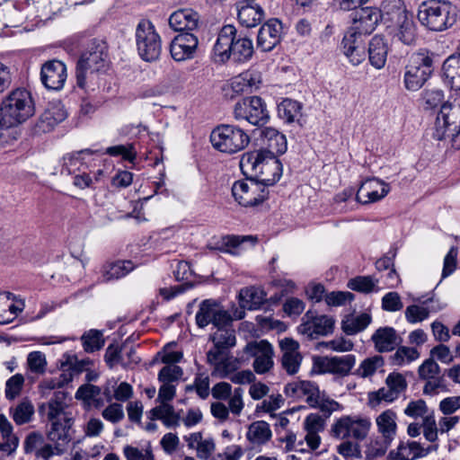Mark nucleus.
Instances as JSON below:
<instances>
[{
	"instance_id": "37",
	"label": "nucleus",
	"mask_w": 460,
	"mask_h": 460,
	"mask_svg": "<svg viewBox=\"0 0 460 460\" xmlns=\"http://www.w3.org/2000/svg\"><path fill=\"white\" fill-rule=\"evenodd\" d=\"M272 436L269 423L264 420H257L251 423L246 432V438L254 447L266 444Z\"/></svg>"
},
{
	"instance_id": "63",
	"label": "nucleus",
	"mask_w": 460,
	"mask_h": 460,
	"mask_svg": "<svg viewBox=\"0 0 460 460\" xmlns=\"http://www.w3.org/2000/svg\"><path fill=\"white\" fill-rule=\"evenodd\" d=\"M385 385L398 396L405 392L408 386L405 377L397 372L390 373L386 376Z\"/></svg>"
},
{
	"instance_id": "16",
	"label": "nucleus",
	"mask_w": 460,
	"mask_h": 460,
	"mask_svg": "<svg viewBox=\"0 0 460 460\" xmlns=\"http://www.w3.org/2000/svg\"><path fill=\"white\" fill-rule=\"evenodd\" d=\"M196 323L199 328H204L209 323L215 327L232 323L230 314L214 300L206 299L201 302L196 314Z\"/></svg>"
},
{
	"instance_id": "55",
	"label": "nucleus",
	"mask_w": 460,
	"mask_h": 460,
	"mask_svg": "<svg viewBox=\"0 0 460 460\" xmlns=\"http://www.w3.org/2000/svg\"><path fill=\"white\" fill-rule=\"evenodd\" d=\"M399 396L394 394L386 385L376 392L369 393L368 401L371 407L379 405L382 402L391 403L397 400Z\"/></svg>"
},
{
	"instance_id": "58",
	"label": "nucleus",
	"mask_w": 460,
	"mask_h": 460,
	"mask_svg": "<svg viewBox=\"0 0 460 460\" xmlns=\"http://www.w3.org/2000/svg\"><path fill=\"white\" fill-rule=\"evenodd\" d=\"M256 240V237L252 235H228L223 238V243L226 246L224 251L235 255L238 253L235 250L241 247L245 242L250 241L252 244H254Z\"/></svg>"
},
{
	"instance_id": "56",
	"label": "nucleus",
	"mask_w": 460,
	"mask_h": 460,
	"mask_svg": "<svg viewBox=\"0 0 460 460\" xmlns=\"http://www.w3.org/2000/svg\"><path fill=\"white\" fill-rule=\"evenodd\" d=\"M125 348H119L118 345L110 344L105 351L104 359L109 367L112 368L116 365L127 364L124 356Z\"/></svg>"
},
{
	"instance_id": "17",
	"label": "nucleus",
	"mask_w": 460,
	"mask_h": 460,
	"mask_svg": "<svg viewBox=\"0 0 460 460\" xmlns=\"http://www.w3.org/2000/svg\"><path fill=\"white\" fill-rule=\"evenodd\" d=\"M356 364V357L352 354L334 357H322L314 361V365L321 374H332L339 376H347L350 374Z\"/></svg>"
},
{
	"instance_id": "33",
	"label": "nucleus",
	"mask_w": 460,
	"mask_h": 460,
	"mask_svg": "<svg viewBox=\"0 0 460 460\" xmlns=\"http://www.w3.org/2000/svg\"><path fill=\"white\" fill-rule=\"evenodd\" d=\"M94 154L90 149H84L78 152L66 154L63 157V164L61 173L74 174L87 167V156H92Z\"/></svg>"
},
{
	"instance_id": "52",
	"label": "nucleus",
	"mask_w": 460,
	"mask_h": 460,
	"mask_svg": "<svg viewBox=\"0 0 460 460\" xmlns=\"http://www.w3.org/2000/svg\"><path fill=\"white\" fill-rule=\"evenodd\" d=\"M419 357L420 353L415 348L402 346L391 356V362L401 367L416 360Z\"/></svg>"
},
{
	"instance_id": "48",
	"label": "nucleus",
	"mask_w": 460,
	"mask_h": 460,
	"mask_svg": "<svg viewBox=\"0 0 460 460\" xmlns=\"http://www.w3.org/2000/svg\"><path fill=\"white\" fill-rule=\"evenodd\" d=\"M65 395L63 392L55 393V398L49 401L48 419L50 421L70 419L64 411V402L62 400L65 398Z\"/></svg>"
},
{
	"instance_id": "19",
	"label": "nucleus",
	"mask_w": 460,
	"mask_h": 460,
	"mask_svg": "<svg viewBox=\"0 0 460 460\" xmlns=\"http://www.w3.org/2000/svg\"><path fill=\"white\" fill-rule=\"evenodd\" d=\"M67 73L66 65L58 59L45 62L40 70L42 84L49 90H61L66 81Z\"/></svg>"
},
{
	"instance_id": "45",
	"label": "nucleus",
	"mask_w": 460,
	"mask_h": 460,
	"mask_svg": "<svg viewBox=\"0 0 460 460\" xmlns=\"http://www.w3.org/2000/svg\"><path fill=\"white\" fill-rule=\"evenodd\" d=\"M10 414L17 425L28 423L34 414V406L28 400H23L15 407L10 408Z\"/></svg>"
},
{
	"instance_id": "54",
	"label": "nucleus",
	"mask_w": 460,
	"mask_h": 460,
	"mask_svg": "<svg viewBox=\"0 0 460 460\" xmlns=\"http://www.w3.org/2000/svg\"><path fill=\"white\" fill-rule=\"evenodd\" d=\"M431 411L423 399L411 400L408 402L406 407L403 409V413L411 419L422 420L429 416Z\"/></svg>"
},
{
	"instance_id": "25",
	"label": "nucleus",
	"mask_w": 460,
	"mask_h": 460,
	"mask_svg": "<svg viewBox=\"0 0 460 460\" xmlns=\"http://www.w3.org/2000/svg\"><path fill=\"white\" fill-rule=\"evenodd\" d=\"M341 49L349 62L357 66L366 59V47L362 36L347 31L341 41Z\"/></svg>"
},
{
	"instance_id": "41",
	"label": "nucleus",
	"mask_w": 460,
	"mask_h": 460,
	"mask_svg": "<svg viewBox=\"0 0 460 460\" xmlns=\"http://www.w3.org/2000/svg\"><path fill=\"white\" fill-rule=\"evenodd\" d=\"M0 439L2 440L0 450L11 454L16 449L19 440L13 432L11 422L3 413H0Z\"/></svg>"
},
{
	"instance_id": "60",
	"label": "nucleus",
	"mask_w": 460,
	"mask_h": 460,
	"mask_svg": "<svg viewBox=\"0 0 460 460\" xmlns=\"http://www.w3.org/2000/svg\"><path fill=\"white\" fill-rule=\"evenodd\" d=\"M317 403L311 405L313 408H318L326 417H329L332 412L340 411L342 410V405L337 401L331 399L324 394H318Z\"/></svg>"
},
{
	"instance_id": "64",
	"label": "nucleus",
	"mask_w": 460,
	"mask_h": 460,
	"mask_svg": "<svg viewBox=\"0 0 460 460\" xmlns=\"http://www.w3.org/2000/svg\"><path fill=\"white\" fill-rule=\"evenodd\" d=\"M123 453L127 460H154V455L150 448L138 449L131 446H126Z\"/></svg>"
},
{
	"instance_id": "47",
	"label": "nucleus",
	"mask_w": 460,
	"mask_h": 460,
	"mask_svg": "<svg viewBox=\"0 0 460 460\" xmlns=\"http://www.w3.org/2000/svg\"><path fill=\"white\" fill-rule=\"evenodd\" d=\"M377 284L378 280L371 276H358L351 279L348 282V287L354 291L370 293L379 290Z\"/></svg>"
},
{
	"instance_id": "51",
	"label": "nucleus",
	"mask_w": 460,
	"mask_h": 460,
	"mask_svg": "<svg viewBox=\"0 0 460 460\" xmlns=\"http://www.w3.org/2000/svg\"><path fill=\"white\" fill-rule=\"evenodd\" d=\"M383 365L384 359L381 356L370 357L359 364L354 374L363 378L372 376Z\"/></svg>"
},
{
	"instance_id": "8",
	"label": "nucleus",
	"mask_w": 460,
	"mask_h": 460,
	"mask_svg": "<svg viewBox=\"0 0 460 460\" xmlns=\"http://www.w3.org/2000/svg\"><path fill=\"white\" fill-rule=\"evenodd\" d=\"M135 38L137 53L143 60L153 62L159 58L162 52V39L149 20H141L138 22Z\"/></svg>"
},
{
	"instance_id": "35",
	"label": "nucleus",
	"mask_w": 460,
	"mask_h": 460,
	"mask_svg": "<svg viewBox=\"0 0 460 460\" xmlns=\"http://www.w3.org/2000/svg\"><path fill=\"white\" fill-rule=\"evenodd\" d=\"M237 17L239 22L247 28L260 24L264 18V11L259 5L237 4Z\"/></svg>"
},
{
	"instance_id": "13",
	"label": "nucleus",
	"mask_w": 460,
	"mask_h": 460,
	"mask_svg": "<svg viewBox=\"0 0 460 460\" xmlns=\"http://www.w3.org/2000/svg\"><path fill=\"white\" fill-rule=\"evenodd\" d=\"M207 362L212 367L213 376L226 378L242 367L243 359L233 356L228 349H210L207 352Z\"/></svg>"
},
{
	"instance_id": "11",
	"label": "nucleus",
	"mask_w": 460,
	"mask_h": 460,
	"mask_svg": "<svg viewBox=\"0 0 460 460\" xmlns=\"http://www.w3.org/2000/svg\"><path fill=\"white\" fill-rule=\"evenodd\" d=\"M432 61L423 55L411 57L405 66L403 83L408 91H418L426 83L431 74Z\"/></svg>"
},
{
	"instance_id": "2",
	"label": "nucleus",
	"mask_w": 460,
	"mask_h": 460,
	"mask_svg": "<svg viewBox=\"0 0 460 460\" xmlns=\"http://www.w3.org/2000/svg\"><path fill=\"white\" fill-rule=\"evenodd\" d=\"M386 32L394 41L411 46L417 40V26L400 0H387L385 5Z\"/></svg>"
},
{
	"instance_id": "57",
	"label": "nucleus",
	"mask_w": 460,
	"mask_h": 460,
	"mask_svg": "<svg viewBox=\"0 0 460 460\" xmlns=\"http://www.w3.org/2000/svg\"><path fill=\"white\" fill-rule=\"evenodd\" d=\"M344 441L339 444L336 450L339 455L346 459H359L361 458V449L358 443L349 439H343Z\"/></svg>"
},
{
	"instance_id": "34",
	"label": "nucleus",
	"mask_w": 460,
	"mask_h": 460,
	"mask_svg": "<svg viewBox=\"0 0 460 460\" xmlns=\"http://www.w3.org/2000/svg\"><path fill=\"white\" fill-rule=\"evenodd\" d=\"M217 330L211 334L213 347L211 349H228L234 347L236 338L234 330L232 328V323L224 325H217Z\"/></svg>"
},
{
	"instance_id": "44",
	"label": "nucleus",
	"mask_w": 460,
	"mask_h": 460,
	"mask_svg": "<svg viewBox=\"0 0 460 460\" xmlns=\"http://www.w3.org/2000/svg\"><path fill=\"white\" fill-rule=\"evenodd\" d=\"M278 114L287 123L298 121L302 116V104L297 101L286 98L278 105Z\"/></svg>"
},
{
	"instance_id": "46",
	"label": "nucleus",
	"mask_w": 460,
	"mask_h": 460,
	"mask_svg": "<svg viewBox=\"0 0 460 460\" xmlns=\"http://www.w3.org/2000/svg\"><path fill=\"white\" fill-rule=\"evenodd\" d=\"M414 300L419 304L411 305L407 306L404 311L405 319L411 324L421 323L427 320L430 315L427 305H425L422 302V298L418 297Z\"/></svg>"
},
{
	"instance_id": "15",
	"label": "nucleus",
	"mask_w": 460,
	"mask_h": 460,
	"mask_svg": "<svg viewBox=\"0 0 460 460\" xmlns=\"http://www.w3.org/2000/svg\"><path fill=\"white\" fill-rule=\"evenodd\" d=\"M387 4V0L384 5ZM383 12L376 7H365L356 10L353 13L352 25L348 30L359 36L372 33L378 22L383 19L385 21V6Z\"/></svg>"
},
{
	"instance_id": "20",
	"label": "nucleus",
	"mask_w": 460,
	"mask_h": 460,
	"mask_svg": "<svg viewBox=\"0 0 460 460\" xmlns=\"http://www.w3.org/2000/svg\"><path fill=\"white\" fill-rule=\"evenodd\" d=\"M390 190L389 183L377 178H369L360 184L356 200L363 205L371 204L384 199Z\"/></svg>"
},
{
	"instance_id": "5",
	"label": "nucleus",
	"mask_w": 460,
	"mask_h": 460,
	"mask_svg": "<svg viewBox=\"0 0 460 460\" xmlns=\"http://www.w3.org/2000/svg\"><path fill=\"white\" fill-rule=\"evenodd\" d=\"M251 139L248 133L234 124H221L210 134L212 146L224 154L234 155L245 149Z\"/></svg>"
},
{
	"instance_id": "14",
	"label": "nucleus",
	"mask_w": 460,
	"mask_h": 460,
	"mask_svg": "<svg viewBox=\"0 0 460 460\" xmlns=\"http://www.w3.org/2000/svg\"><path fill=\"white\" fill-rule=\"evenodd\" d=\"M243 352L254 358L252 367L255 373L263 375L274 366V349L266 340L251 341L246 344Z\"/></svg>"
},
{
	"instance_id": "23",
	"label": "nucleus",
	"mask_w": 460,
	"mask_h": 460,
	"mask_svg": "<svg viewBox=\"0 0 460 460\" xmlns=\"http://www.w3.org/2000/svg\"><path fill=\"white\" fill-rule=\"evenodd\" d=\"M438 449V445L424 447L420 443L408 439L401 441L395 449L389 452L388 457L390 460H416L425 457Z\"/></svg>"
},
{
	"instance_id": "42",
	"label": "nucleus",
	"mask_w": 460,
	"mask_h": 460,
	"mask_svg": "<svg viewBox=\"0 0 460 460\" xmlns=\"http://www.w3.org/2000/svg\"><path fill=\"white\" fill-rule=\"evenodd\" d=\"M372 322V317L367 313L358 315L349 314L341 322L342 331L348 335H353L364 331Z\"/></svg>"
},
{
	"instance_id": "26",
	"label": "nucleus",
	"mask_w": 460,
	"mask_h": 460,
	"mask_svg": "<svg viewBox=\"0 0 460 460\" xmlns=\"http://www.w3.org/2000/svg\"><path fill=\"white\" fill-rule=\"evenodd\" d=\"M282 23L278 19H270L259 30L257 46L264 52L272 50L281 40Z\"/></svg>"
},
{
	"instance_id": "40",
	"label": "nucleus",
	"mask_w": 460,
	"mask_h": 460,
	"mask_svg": "<svg viewBox=\"0 0 460 460\" xmlns=\"http://www.w3.org/2000/svg\"><path fill=\"white\" fill-rule=\"evenodd\" d=\"M71 419L51 421V427L48 432V438L54 444H59L65 447L70 441L69 429Z\"/></svg>"
},
{
	"instance_id": "61",
	"label": "nucleus",
	"mask_w": 460,
	"mask_h": 460,
	"mask_svg": "<svg viewBox=\"0 0 460 460\" xmlns=\"http://www.w3.org/2000/svg\"><path fill=\"white\" fill-rule=\"evenodd\" d=\"M24 384V377L21 374H16L11 376L5 383V397L8 400L16 398L22 389Z\"/></svg>"
},
{
	"instance_id": "62",
	"label": "nucleus",
	"mask_w": 460,
	"mask_h": 460,
	"mask_svg": "<svg viewBox=\"0 0 460 460\" xmlns=\"http://www.w3.org/2000/svg\"><path fill=\"white\" fill-rule=\"evenodd\" d=\"M183 370L177 365H166L158 373V380L162 383L171 384L181 378Z\"/></svg>"
},
{
	"instance_id": "59",
	"label": "nucleus",
	"mask_w": 460,
	"mask_h": 460,
	"mask_svg": "<svg viewBox=\"0 0 460 460\" xmlns=\"http://www.w3.org/2000/svg\"><path fill=\"white\" fill-rule=\"evenodd\" d=\"M444 93L439 89H426L421 95L422 105L426 110H431L442 103Z\"/></svg>"
},
{
	"instance_id": "53",
	"label": "nucleus",
	"mask_w": 460,
	"mask_h": 460,
	"mask_svg": "<svg viewBox=\"0 0 460 460\" xmlns=\"http://www.w3.org/2000/svg\"><path fill=\"white\" fill-rule=\"evenodd\" d=\"M421 426L425 439L430 442L431 445H437L436 442L438 440L440 431L433 411L422 420Z\"/></svg>"
},
{
	"instance_id": "27",
	"label": "nucleus",
	"mask_w": 460,
	"mask_h": 460,
	"mask_svg": "<svg viewBox=\"0 0 460 460\" xmlns=\"http://www.w3.org/2000/svg\"><path fill=\"white\" fill-rule=\"evenodd\" d=\"M234 34H236L234 26L228 24L222 27L212 50L214 62L223 64L231 58Z\"/></svg>"
},
{
	"instance_id": "9",
	"label": "nucleus",
	"mask_w": 460,
	"mask_h": 460,
	"mask_svg": "<svg viewBox=\"0 0 460 460\" xmlns=\"http://www.w3.org/2000/svg\"><path fill=\"white\" fill-rule=\"evenodd\" d=\"M236 120H244L253 126H262L270 119L265 102L259 96H250L239 100L234 106Z\"/></svg>"
},
{
	"instance_id": "30",
	"label": "nucleus",
	"mask_w": 460,
	"mask_h": 460,
	"mask_svg": "<svg viewBox=\"0 0 460 460\" xmlns=\"http://www.w3.org/2000/svg\"><path fill=\"white\" fill-rule=\"evenodd\" d=\"M199 14L192 9H180L169 18L170 27L176 31H193L198 27Z\"/></svg>"
},
{
	"instance_id": "50",
	"label": "nucleus",
	"mask_w": 460,
	"mask_h": 460,
	"mask_svg": "<svg viewBox=\"0 0 460 460\" xmlns=\"http://www.w3.org/2000/svg\"><path fill=\"white\" fill-rule=\"evenodd\" d=\"M81 340L84 351L88 353L101 349L105 342L102 332L97 330H90L85 332Z\"/></svg>"
},
{
	"instance_id": "31",
	"label": "nucleus",
	"mask_w": 460,
	"mask_h": 460,
	"mask_svg": "<svg viewBox=\"0 0 460 460\" xmlns=\"http://www.w3.org/2000/svg\"><path fill=\"white\" fill-rule=\"evenodd\" d=\"M397 414L392 409L381 412L376 418V424L378 432L388 444L394 438L397 431Z\"/></svg>"
},
{
	"instance_id": "43",
	"label": "nucleus",
	"mask_w": 460,
	"mask_h": 460,
	"mask_svg": "<svg viewBox=\"0 0 460 460\" xmlns=\"http://www.w3.org/2000/svg\"><path fill=\"white\" fill-rule=\"evenodd\" d=\"M134 265L130 261H119L107 263L102 267V278L104 281H111L125 277L131 270Z\"/></svg>"
},
{
	"instance_id": "4",
	"label": "nucleus",
	"mask_w": 460,
	"mask_h": 460,
	"mask_svg": "<svg viewBox=\"0 0 460 460\" xmlns=\"http://www.w3.org/2000/svg\"><path fill=\"white\" fill-rule=\"evenodd\" d=\"M418 19L427 29L442 31L456 22V6L446 0H428L420 5Z\"/></svg>"
},
{
	"instance_id": "36",
	"label": "nucleus",
	"mask_w": 460,
	"mask_h": 460,
	"mask_svg": "<svg viewBox=\"0 0 460 460\" xmlns=\"http://www.w3.org/2000/svg\"><path fill=\"white\" fill-rule=\"evenodd\" d=\"M388 47L385 40L380 36H374L368 46V58L372 66L381 69L387 59Z\"/></svg>"
},
{
	"instance_id": "7",
	"label": "nucleus",
	"mask_w": 460,
	"mask_h": 460,
	"mask_svg": "<svg viewBox=\"0 0 460 460\" xmlns=\"http://www.w3.org/2000/svg\"><path fill=\"white\" fill-rule=\"evenodd\" d=\"M372 422L370 418L361 414L342 415L335 419L331 426V436L336 439L362 441L367 438Z\"/></svg>"
},
{
	"instance_id": "6",
	"label": "nucleus",
	"mask_w": 460,
	"mask_h": 460,
	"mask_svg": "<svg viewBox=\"0 0 460 460\" xmlns=\"http://www.w3.org/2000/svg\"><path fill=\"white\" fill-rule=\"evenodd\" d=\"M460 134V95L442 104L432 128L437 140H454Z\"/></svg>"
},
{
	"instance_id": "3",
	"label": "nucleus",
	"mask_w": 460,
	"mask_h": 460,
	"mask_svg": "<svg viewBox=\"0 0 460 460\" xmlns=\"http://www.w3.org/2000/svg\"><path fill=\"white\" fill-rule=\"evenodd\" d=\"M35 112L34 102L29 91L18 88L12 91L3 101L0 107V128L15 127Z\"/></svg>"
},
{
	"instance_id": "21",
	"label": "nucleus",
	"mask_w": 460,
	"mask_h": 460,
	"mask_svg": "<svg viewBox=\"0 0 460 460\" xmlns=\"http://www.w3.org/2000/svg\"><path fill=\"white\" fill-rule=\"evenodd\" d=\"M198 46L197 36L190 32H181L172 40L170 53L176 62L186 61L194 58Z\"/></svg>"
},
{
	"instance_id": "38",
	"label": "nucleus",
	"mask_w": 460,
	"mask_h": 460,
	"mask_svg": "<svg viewBox=\"0 0 460 460\" xmlns=\"http://www.w3.org/2000/svg\"><path fill=\"white\" fill-rule=\"evenodd\" d=\"M265 300L266 294L261 288L249 287L241 289L239 293V304L244 309L256 310Z\"/></svg>"
},
{
	"instance_id": "10",
	"label": "nucleus",
	"mask_w": 460,
	"mask_h": 460,
	"mask_svg": "<svg viewBox=\"0 0 460 460\" xmlns=\"http://www.w3.org/2000/svg\"><path fill=\"white\" fill-rule=\"evenodd\" d=\"M107 67V54L102 50L87 52L81 56L76 65L77 85L84 88L88 81L94 79L95 75Z\"/></svg>"
},
{
	"instance_id": "29",
	"label": "nucleus",
	"mask_w": 460,
	"mask_h": 460,
	"mask_svg": "<svg viewBox=\"0 0 460 460\" xmlns=\"http://www.w3.org/2000/svg\"><path fill=\"white\" fill-rule=\"evenodd\" d=\"M375 349L379 353L393 351L400 342L394 328L390 326L380 327L371 336Z\"/></svg>"
},
{
	"instance_id": "1",
	"label": "nucleus",
	"mask_w": 460,
	"mask_h": 460,
	"mask_svg": "<svg viewBox=\"0 0 460 460\" xmlns=\"http://www.w3.org/2000/svg\"><path fill=\"white\" fill-rule=\"evenodd\" d=\"M243 174L256 179L262 186L273 185L282 174V164L275 155L265 149L244 153L240 160Z\"/></svg>"
},
{
	"instance_id": "12",
	"label": "nucleus",
	"mask_w": 460,
	"mask_h": 460,
	"mask_svg": "<svg viewBox=\"0 0 460 460\" xmlns=\"http://www.w3.org/2000/svg\"><path fill=\"white\" fill-rule=\"evenodd\" d=\"M232 195L243 207H252L261 203L268 196V191L260 182L252 180L235 181L232 186Z\"/></svg>"
},
{
	"instance_id": "32",
	"label": "nucleus",
	"mask_w": 460,
	"mask_h": 460,
	"mask_svg": "<svg viewBox=\"0 0 460 460\" xmlns=\"http://www.w3.org/2000/svg\"><path fill=\"white\" fill-rule=\"evenodd\" d=\"M261 137L262 143L267 146V152L272 155H282L287 151L288 143L285 135L276 128L268 127L261 130Z\"/></svg>"
},
{
	"instance_id": "22",
	"label": "nucleus",
	"mask_w": 460,
	"mask_h": 460,
	"mask_svg": "<svg viewBox=\"0 0 460 460\" xmlns=\"http://www.w3.org/2000/svg\"><path fill=\"white\" fill-rule=\"evenodd\" d=\"M67 116L64 104L58 101H53L48 103L44 111L40 114L36 125L37 133H47L62 122Z\"/></svg>"
},
{
	"instance_id": "24",
	"label": "nucleus",
	"mask_w": 460,
	"mask_h": 460,
	"mask_svg": "<svg viewBox=\"0 0 460 460\" xmlns=\"http://www.w3.org/2000/svg\"><path fill=\"white\" fill-rule=\"evenodd\" d=\"M282 353L281 367L288 375H296L300 368L303 357L299 352V343L292 338L279 341Z\"/></svg>"
},
{
	"instance_id": "28",
	"label": "nucleus",
	"mask_w": 460,
	"mask_h": 460,
	"mask_svg": "<svg viewBox=\"0 0 460 460\" xmlns=\"http://www.w3.org/2000/svg\"><path fill=\"white\" fill-rule=\"evenodd\" d=\"M284 393L288 397L296 400L305 399L311 406L317 403L320 390L318 385L311 381H295L285 386Z\"/></svg>"
},
{
	"instance_id": "39",
	"label": "nucleus",
	"mask_w": 460,
	"mask_h": 460,
	"mask_svg": "<svg viewBox=\"0 0 460 460\" xmlns=\"http://www.w3.org/2000/svg\"><path fill=\"white\" fill-rule=\"evenodd\" d=\"M253 54V44L247 37L236 36L233 39L231 58L237 63L250 60Z\"/></svg>"
},
{
	"instance_id": "18",
	"label": "nucleus",
	"mask_w": 460,
	"mask_h": 460,
	"mask_svg": "<svg viewBox=\"0 0 460 460\" xmlns=\"http://www.w3.org/2000/svg\"><path fill=\"white\" fill-rule=\"evenodd\" d=\"M335 321L332 316L314 314L308 311L303 317V323L298 326V331L310 338L326 336L332 332Z\"/></svg>"
},
{
	"instance_id": "49",
	"label": "nucleus",
	"mask_w": 460,
	"mask_h": 460,
	"mask_svg": "<svg viewBox=\"0 0 460 460\" xmlns=\"http://www.w3.org/2000/svg\"><path fill=\"white\" fill-rule=\"evenodd\" d=\"M93 361L90 358L78 359L75 354L66 353L61 359V367H69L74 374L79 375L84 371H88Z\"/></svg>"
}]
</instances>
